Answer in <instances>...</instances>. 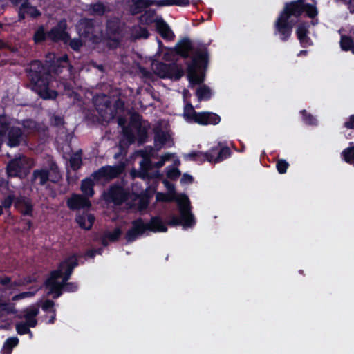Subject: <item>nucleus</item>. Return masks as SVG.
<instances>
[{"label": "nucleus", "mask_w": 354, "mask_h": 354, "mask_svg": "<svg viewBox=\"0 0 354 354\" xmlns=\"http://www.w3.org/2000/svg\"><path fill=\"white\" fill-rule=\"evenodd\" d=\"M180 175V171L176 167H167V176L172 180L178 178Z\"/></svg>", "instance_id": "c03bdc74"}, {"label": "nucleus", "mask_w": 354, "mask_h": 354, "mask_svg": "<svg viewBox=\"0 0 354 354\" xmlns=\"http://www.w3.org/2000/svg\"><path fill=\"white\" fill-rule=\"evenodd\" d=\"M66 28V21L65 20H62L59 22L56 27L51 29L48 32V36L53 41L62 40L64 43H66L68 41L69 37L65 31Z\"/></svg>", "instance_id": "ddd939ff"}, {"label": "nucleus", "mask_w": 354, "mask_h": 354, "mask_svg": "<svg viewBox=\"0 0 354 354\" xmlns=\"http://www.w3.org/2000/svg\"><path fill=\"white\" fill-rule=\"evenodd\" d=\"M182 180H185V181L192 182V177L191 176L185 174L183 176Z\"/></svg>", "instance_id": "e2e57ef3"}, {"label": "nucleus", "mask_w": 354, "mask_h": 354, "mask_svg": "<svg viewBox=\"0 0 354 354\" xmlns=\"http://www.w3.org/2000/svg\"><path fill=\"white\" fill-rule=\"evenodd\" d=\"M95 218L92 214H79L76 217V221L83 229L89 230L94 222Z\"/></svg>", "instance_id": "5701e85b"}, {"label": "nucleus", "mask_w": 354, "mask_h": 354, "mask_svg": "<svg viewBox=\"0 0 354 354\" xmlns=\"http://www.w3.org/2000/svg\"><path fill=\"white\" fill-rule=\"evenodd\" d=\"M344 126L347 129H354V115L350 117L349 120L345 122Z\"/></svg>", "instance_id": "4d7b16f0"}, {"label": "nucleus", "mask_w": 354, "mask_h": 354, "mask_svg": "<svg viewBox=\"0 0 354 354\" xmlns=\"http://www.w3.org/2000/svg\"><path fill=\"white\" fill-rule=\"evenodd\" d=\"M51 122L55 125H60L63 123V119L59 116H53L51 118Z\"/></svg>", "instance_id": "13d9d810"}, {"label": "nucleus", "mask_w": 354, "mask_h": 354, "mask_svg": "<svg viewBox=\"0 0 354 354\" xmlns=\"http://www.w3.org/2000/svg\"><path fill=\"white\" fill-rule=\"evenodd\" d=\"M45 33L43 27H40L35 33L34 39L36 43L40 42L44 39Z\"/></svg>", "instance_id": "de8ad7c7"}, {"label": "nucleus", "mask_w": 354, "mask_h": 354, "mask_svg": "<svg viewBox=\"0 0 354 354\" xmlns=\"http://www.w3.org/2000/svg\"><path fill=\"white\" fill-rule=\"evenodd\" d=\"M131 37L134 39H146L148 37L147 30L145 28H142L140 26L135 27L132 30Z\"/></svg>", "instance_id": "72a5a7b5"}, {"label": "nucleus", "mask_w": 354, "mask_h": 354, "mask_svg": "<svg viewBox=\"0 0 354 354\" xmlns=\"http://www.w3.org/2000/svg\"><path fill=\"white\" fill-rule=\"evenodd\" d=\"M7 140V145L10 147L18 146L24 140V133L5 115L0 116V139Z\"/></svg>", "instance_id": "423d86ee"}, {"label": "nucleus", "mask_w": 354, "mask_h": 354, "mask_svg": "<svg viewBox=\"0 0 354 354\" xmlns=\"http://www.w3.org/2000/svg\"><path fill=\"white\" fill-rule=\"evenodd\" d=\"M277 31L281 34V39H287L291 34L292 26L288 24V19L284 16H280L276 22Z\"/></svg>", "instance_id": "a211bd4d"}, {"label": "nucleus", "mask_w": 354, "mask_h": 354, "mask_svg": "<svg viewBox=\"0 0 354 354\" xmlns=\"http://www.w3.org/2000/svg\"><path fill=\"white\" fill-rule=\"evenodd\" d=\"M68 207L73 210L88 209L91 206V202L86 196L80 194H73L67 201Z\"/></svg>", "instance_id": "4468645a"}, {"label": "nucleus", "mask_w": 354, "mask_h": 354, "mask_svg": "<svg viewBox=\"0 0 354 354\" xmlns=\"http://www.w3.org/2000/svg\"><path fill=\"white\" fill-rule=\"evenodd\" d=\"M154 0H136L131 7V11L133 15L138 14L145 8L153 5Z\"/></svg>", "instance_id": "b1692460"}, {"label": "nucleus", "mask_w": 354, "mask_h": 354, "mask_svg": "<svg viewBox=\"0 0 354 354\" xmlns=\"http://www.w3.org/2000/svg\"><path fill=\"white\" fill-rule=\"evenodd\" d=\"M156 18L155 10H149L140 17V21L142 24H150L153 22L156 23Z\"/></svg>", "instance_id": "c756f323"}, {"label": "nucleus", "mask_w": 354, "mask_h": 354, "mask_svg": "<svg viewBox=\"0 0 354 354\" xmlns=\"http://www.w3.org/2000/svg\"><path fill=\"white\" fill-rule=\"evenodd\" d=\"M55 303L50 300H46L42 305V308L44 310H48L49 308H51L54 306Z\"/></svg>", "instance_id": "5fc2aeb1"}, {"label": "nucleus", "mask_w": 354, "mask_h": 354, "mask_svg": "<svg viewBox=\"0 0 354 354\" xmlns=\"http://www.w3.org/2000/svg\"><path fill=\"white\" fill-rule=\"evenodd\" d=\"M15 206L24 215H31L32 205L30 200L26 197L20 196L15 201Z\"/></svg>", "instance_id": "412c9836"}, {"label": "nucleus", "mask_w": 354, "mask_h": 354, "mask_svg": "<svg viewBox=\"0 0 354 354\" xmlns=\"http://www.w3.org/2000/svg\"><path fill=\"white\" fill-rule=\"evenodd\" d=\"M192 49L191 42L189 39H183L176 46L177 53L183 57H188Z\"/></svg>", "instance_id": "393cba45"}, {"label": "nucleus", "mask_w": 354, "mask_h": 354, "mask_svg": "<svg viewBox=\"0 0 354 354\" xmlns=\"http://www.w3.org/2000/svg\"><path fill=\"white\" fill-rule=\"evenodd\" d=\"M230 151L229 148H223L219 151L218 156L214 157L211 153L193 152L185 156V158L189 160H207L209 162H219L230 156Z\"/></svg>", "instance_id": "6e6552de"}, {"label": "nucleus", "mask_w": 354, "mask_h": 354, "mask_svg": "<svg viewBox=\"0 0 354 354\" xmlns=\"http://www.w3.org/2000/svg\"><path fill=\"white\" fill-rule=\"evenodd\" d=\"M78 31L81 38H86L95 41V27L91 21L85 20L82 21L80 24Z\"/></svg>", "instance_id": "dca6fc26"}, {"label": "nucleus", "mask_w": 354, "mask_h": 354, "mask_svg": "<svg viewBox=\"0 0 354 354\" xmlns=\"http://www.w3.org/2000/svg\"><path fill=\"white\" fill-rule=\"evenodd\" d=\"M39 313V308L36 306H31L24 310V317L26 319V322L28 326L30 327H35L37 324L36 319L37 315Z\"/></svg>", "instance_id": "aec40b11"}, {"label": "nucleus", "mask_w": 354, "mask_h": 354, "mask_svg": "<svg viewBox=\"0 0 354 354\" xmlns=\"http://www.w3.org/2000/svg\"><path fill=\"white\" fill-rule=\"evenodd\" d=\"M10 281H11V279L8 277H4L2 278H0V283L3 286H5L6 288L8 286Z\"/></svg>", "instance_id": "680f3d73"}, {"label": "nucleus", "mask_w": 354, "mask_h": 354, "mask_svg": "<svg viewBox=\"0 0 354 354\" xmlns=\"http://www.w3.org/2000/svg\"><path fill=\"white\" fill-rule=\"evenodd\" d=\"M30 167L31 164L28 162L27 158L21 156L10 162L8 165V173L9 176H19Z\"/></svg>", "instance_id": "1a4fd4ad"}, {"label": "nucleus", "mask_w": 354, "mask_h": 354, "mask_svg": "<svg viewBox=\"0 0 354 354\" xmlns=\"http://www.w3.org/2000/svg\"><path fill=\"white\" fill-rule=\"evenodd\" d=\"M13 311V308L9 304L0 301V317L5 316Z\"/></svg>", "instance_id": "a19ab883"}, {"label": "nucleus", "mask_w": 354, "mask_h": 354, "mask_svg": "<svg viewBox=\"0 0 354 354\" xmlns=\"http://www.w3.org/2000/svg\"><path fill=\"white\" fill-rule=\"evenodd\" d=\"M24 284H25V283L24 281H22L21 280H18V281H10L8 286L6 287V289H9V290L15 289L17 287L21 286Z\"/></svg>", "instance_id": "864d4df0"}, {"label": "nucleus", "mask_w": 354, "mask_h": 354, "mask_svg": "<svg viewBox=\"0 0 354 354\" xmlns=\"http://www.w3.org/2000/svg\"><path fill=\"white\" fill-rule=\"evenodd\" d=\"M171 156H172L171 153H166V154L161 156L160 160L159 162H158L157 163H156L155 167H156L157 168L162 167L165 165V162L169 160Z\"/></svg>", "instance_id": "8fccbe9b"}, {"label": "nucleus", "mask_w": 354, "mask_h": 354, "mask_svg": "<svg viewBox=\"0 0 354 354\" xmlns=\"http://www.w3.org/2000/svg\"><path fill=\"white\" fill-rule=\"evenodd\" d=\"M94 183L91 178H86L82 180L81 185V190L86 197H91L93 195Z\"/></svg>", "instance_id": "a878e982"}, {"label": "nucleus", "mask_w": 354, "mask_h": 354, "mask_svg": "<svg viewBox=\"0 0 354 354\" xmlns=\"http://www.w3.org/2000/svg\"><path fill=\"white\" fill-rule=\"evenodd\" d=\"M156 25L158 32L164 39L168 40L174 39V34L162 17H158L156 19Z\"/></svg>", "instance_id": "6ab92c4d"}, {"label": "nucleus", "mask_w": 354, "mask_h": 354, "mask_svg": "<svg viewBox=\"0 0 354 354\" xmlns=\"http://www.w3.org/2000/svg\"><path fill=\"white\" fill-rule=\"evenodd\" d=\"M53 313V316L51 317V318L49 319V323L50 324H53L54 323V321L55 319V309H53L52 310Z\"/></svg>", "instance_id": "0e129e2a"}, {"label": "nucleus", "mask_w": 354, "mask_h": 354, "mask_svg": "<svg viewBox=\"0 0 354 354\" xmlns=\"http://www.w3.org/2000/svg\"><path fill=\"white\" fill-rule=\"evenodd\" d=\"M19 339L17 337H11L8 339L3 345V354H10L12 349L17 345Z\"/></svg>", "instance_id": "2f4dec72"}, {"label": "nucleus", "mask_w": 354, "mask_h": 354, "mask_svg": "<svg viewBox=\"0 0 354 354\" xmlns=\"http://www.w3.org/2000/svg\"><path fill=\"white\" fill-rule=\"evenodd\" d=\"M29 326L26 322H19L16 324V330L19 335L30 334L32 337V333L29 329Z\"/></svg>", "instance_id": "e433bc0d"}, {"label": "nucleus", "mask_w": 354, "mask_h": 354, "mask_svg": "<svg viewBox=\"0 0 354 354\" xmlns=\"http://www.w3.org/2000/svg\"><path fill=\"white\" fill-rule=\"evenodd\" d=\"M96 252H97L98 254H100V252H98L97 251H91L88 254L91 257H93L95 255V253H96Z\"/></svg>", "instance_id": "774afa93"}, {"label": "nucleus", "mask_w": 354, "mask_h": 354, "mask_svg": "<svg viewBox=\"0 0 354 354\" xmlns=\"http://www.w3.org/2000/svg\"><path fill=\"white\" fill-rule=\"evenodd\" d=\"M104 197L107 201L119 205L125 200L127 193L121 187L114 185L111 187L109 191L104 194Z\"/></svg>", "instance_id": "f8f14e48"}, {"label": "nucleus", "mask_w": 354, "mask_h": 354, "mask_svg": "<svg viewBox=\"0 0 354 354\" xmlns=\"http://www.w3.org/2000/svg\"><path fill=\"white\" fill-rule=\"evenodd\" d=\"M124 168L123 165L105 166L93 173V176L97 180L101 178L112 179L122 173Z\"/></svg>", "instance_id": "9d476101"}, {"label": "nucleus", "mask_w": 354, "mask_h": 354, "mask_svg": "<svg viewBox=\"0 0 354 354\" xmlns=\"http://www.w3.org/2000/svg\"><path fill=\"white\" fill-rule=\"evenodd\" d=\"M301 113L303 114L304 120L306 123L308 124H315L317 123L316 119L310 114L307 115L305 110L302 111Z\"/></svg>", "instance_id": "09e8293b"}, {"label": "nucleus", "mask_w": 354, "mask_h": 354, "mask_svg": "<svg viewBox=\"0 0 354 354\" xmlns=\"http://www.w3.org/2000/svg\"><path fill=\"white\" fill-rule=\"evenodd\" d=\"M168 138V136L167 135H163L162 139L161 140L162 144H165Z\"/></svg>", "instance_id": "69168bd1"}, {"label": "nucleus", "mask_w": 354, "mask_h": 354, "mask_svg": "<svg viewBox=\"0 0 354 354\" xmlns=\"http://www.w3.org/2000/svg\"><path fill=\"white\" fill-rule=\"evenodd\" d=\"M196 95L198 100H207L211 97L212 91L206 85H201L197 89Z\"/></svg>", "instance_id": "bb28decb"}, {"label": "nucleus", "mask_w": 354, "mask_h": 354, "mask_svg": "<svg viewBox=\"0 0 354 354\" xmlns=\"http://www.w3.org/2000/svg\"><path fill=\"white\" fill-rule=\"evenodd\" d=\"M304 12H306L310 17H314L317 14V9L314 6L305 3Z\"/></svg>", "instance_id": "a18cd8bd"}, {"label": "nucleus", "mask_w": 354, "mask_h": 354, "mask_svg": "<svg viewBox=\"0 0 354 354\" xmlns=\"http://www.w3.org/2000/svg\"><path fill=\"white\" fill-rule=\"evenodd\" d=\"M163 183L166 188L167 189V190L171 192V194H174V185L165 180H163Z\"/></svg>", "instance_id": "bf43d9fd"}, {"label": "nucleus", "mask_w": 354, "mask_h": 354, "mask_svg": "<svg viewBox=\"0 0 354 354\" xmlns=\"http://www.w3.org/2000/svg\"><path fill=\"white\" fill-rule=\"evenodd\" d=\"M220 117L211 112L197 113L193 121L203 125L216 124L220 122Z\"/></svg>", "instance_id": "2eb2a0df"}, {"label": "nucleus", "mask_w": 354, "mask_h": 354, "mask_svg": "<svg viewBox=\"0 0 354 354\" xmlns=\"http://www.w3.org/2000/svg\"><path fill=\"white\" fill-rule=\"evenodd\" d=\"M70 46L73 49L77 50L82 46V41L80 39H72L70 41Z\"/></svg>", "instance_id": "603ef678"}, {"label": "nucleus", "mask_w": 354, "mask_h": 354, "mask_svg": "<svg viewBox=\"0 0 354 354\" xmlns=\"http://www.w3.org/2000/svg\"><path fill=\"white\" fill-rule=\"evenodd\" d=\"M40 15L41 12L35 6H32L27 1L21 4L19 11L20 19H24L26 15L35 18Z\"/></svg>", "instance_id": "4be33fe9"}, {"label": "nucleus", "mask_w": 354, "mask_h": 354, "mask_svg": "<svg viewBox=\"0 0 354 354\" xmlns=\"http://www.w3.org/2000/svg\"><path fill=\"white\" fill-rule=\"evenodd\" d=\"M121 234V230L119 228L115 229L112 232H106L102 237V243L106 246L108 245V240L115 241Z\"/></svg>", "instance_id": "cd10ccee"}, {"label": "nucleus", "mask_w": 354, "mask_h": 354, "mask_svg": "<svg viewBox=\"0 0 354 354\" xmlns=\"http://www.w3.org/2000/svg\"><path fill=\"white\" fill-rule=\"evenodd\" d=\"M107 10V8L102 3H95L91 7V13L96 15H102Z\"/></svg>", "instance_id": "c9c22d12"}, {"label": "nucleus", "mask_w": 354, "mask_h": 354, "mask_svg": "<svg viewBox=\"0 0 354 354\" xmlns=\"http://www.w3.org/2000/svg\"><path fill=\"white\" fill-rule=\"evenodd\" d=\"M174 6H185L189 4V0H174Z\"/></svg>", "instance_id": "6e6d98bb"}, {"label": "nucleus", "mask_w": 354, "mask_h": 354, "mask_svg": "<svg viewBox=\"0 0 354 354\" xmlns=\"http://www.w3.org/2000/svg\"><path fill=\"white\" fill-rule=\"evenodd\" d=\"M307 27L304 24H300L297 29V35L298 37V39H299L300 42L302 45H306L308 44V37H307Z\"/></svg>", "instance_id": "7c9ffc66"}, {"label": "nucleus", "mask_w": 354, "mask_h": 354, "mask_svg": "<svg viewBox=\"0 0 354 354\" xmlns=\"http://www.w3.org/2000/svg\"><path fill=\"white\" fill-rule=\"evenodd\" d=\"M67 55H63L57 58L53 63L47 65L48 72L46 73V68L39 61L34 62L30 70V78L32 84V90L38 95L45 99H55L57 97V92L53 89L55 87L53 82L50 80L51 73L58 74L60 73L61 67H64L67 64Z\"/></svg>", "instance_id": "f257e3e1"}, {"label": "nucleus", "mask_w": 354, "mask_h": 354, "mask_svg": "<svg viewBox=\"0 0 354 354\" xmlns=\"http://www.w3.org/2000/svg\"><path fill=\"white\" fill-rule=\"evenodd\" d=\"M140 171H133L132 175L133 177H139L142 179L147 178H158L160 174L159 171L154 173H150L149 171L151 169V162L148 158H144L140 162Z\"/></svg>", "instance_id": "9b49d317"}, {"label": "nucleus", "mask_w": 354, "mask_h": 354, "mask_svg": "<svg viewBox=\"0 0 354 354\" xmlns=\"http://www.w3.org/2000/svg\"><path fill=\"white\" fill-rule=\"evenodd\" d=\"M118 124L120 127H122V132L124 138L127 140L129 144H131L134 142V136L126 129L124 125L125 124V120L122 118H119L118 119Z\"/></svg>", "instance_id": "473e14b6"}, {"label": "nucleus", "mask_w": 354, "mask_h": 354, "mask_svg": "<svg viewBox=\"0 0 354 354\" xmlns=\"http://www.w3.org/2000/svg\"><path fill=\"white\" fill-rule=\"evenodd\" d=\"M153 71L161 78L178 80L183 75V71L175 64H166L154 62L151 65Z\"/></svg>", "instance_id": "0eeeda50"}, {"label": "nucleus", "mask_w": 354, "mask_h": 354, "mask_svg": "<svg viewBox=\"0 0 354 354\" xmlns=\"http://www.w3.org/2000/svg\"><path fill=\"white\" fill-rule=\"evenodd\" d=\"M156 198L160 201H175L177 203L180 218L171 216L168 223L170 225H182L184 228H186L192 227L194 225V216L190 211V202L185 195L180 194L176 196L174 194L166 195L162 193H157Z\"/></svg>", "instance_id": "7ed1b4c3"}, {"label": "nucleus", "mask_w": 354, "mask_h": 354, "mask_svg": "<svg viewBox=\"0 0 354 354\" xmlns=\"http://www.w3.org/2000/svg\"><path fill=\"white\" fill-rule=\"evenodd\" d=\"M288 163L284 160H279L277 163V168L280 174H284L288 167Z\"/></svg>", "instance_id": "49530a36"}, {"label": "nucleus", "mask_w": 354, "mask_h": 354, "mask_svg": "<svg viewBox=\"0 0 354 354\" xmlns=\"http://www.w3.org/2000/svg\"><path fill=\"white\" fill-rule=\"evenodd\" d=\"M33 179L34 180H39V183L44 185L49 180L48 171L46 170H36L33 173Z\"/></svg>", "instance_id": "c85d7f7f"}, {"label": "nucleus", "mask_w": 354, "mask_h": 354, "mask_svg": "<svg viewBox=\"0 0 354 354\" xmlns=\"http://www.w3.org/2000/svg\"><path fill=\"white\" fill-rule=\"evenodd\" d=\"M344 160L350 164L354 162V146L345 149L342 153Z\"/></svg>", "instance_id": "f704fd0d"}, {"label": "nucleus", "mask_w": 354, "mask_h": 354, "mask_svg": "<svg viewBox=\"0 0 354 354\" xmlns=\"http://www.w3.org/2000/svg\"><path fill=\"white\" fill-rule=\"evenodd\" d=\"M77 265V259L71 256L60 263L57 270L50 273V277L45 282V287L48 290L47 294L53 295L54 298H57L62 295V289L65 286V290L73 292L77 286L75 283H66L69 279L73 270Z\"/></svg>", "instance_id": "f03ea898"}, {"label": "nucleus", "mask_w": 354, "mask_h": 354, "mask_svg": "<svg viewBox=\"0 0 354 354\" xmlns=\"http://www.w3.org/2000/svg\"><path fill=\"white\" fill-rule=\"evenodd\" d=\"M13 202V198L12 196H8L3 202V205L4 207H9L12 203Z\"/></svg>", "instance_id": "052dcab7"}, {"label": "nucleus", "mask_w": 354, "mask_h": 354, "mask_svg": "<svg viewBox=\"0 0 354 354\" xmlns=\"http://www.w3.org/2000/svg\"><path fill=\"white\" fill-rule=\"evenodd\" d=\"M6 46V44H5L4 41L0 40V48H5Z\"/></svg>", "instance_id": "338daca9"}, {"label": "nucleus", "mask_w": 354, "mask_h": 354, "mask_svg": "<svg viewBox=\"0 0 354 354\" xmlns=\"http://www.w3.org/2000/svg\"><path fill=\"white\" fill-rule=\"evenodd\" d=\"M173 1H174V0H159V1L154 0L153 5H156L159 7L174 6Z\"/></svg>", "instance_id": "3c124183"}, {"label": "nucleus", "mask_w": 354, "mask_h": 354, "mask_svg": "<svg viewBox=\"0 0 354 354\" xmlns=\"http://www.w3.org/2000/svg\"><path fill=\"white\" fill-rule=\"evenodd\" d=\"M196 113H197L194 111V109L192 104H187L185 106L183 115L184 117L186 118L187 119L193 121L195 116L196 115Z\"/></svg>", "instance_id": "58836bf2"}, {"label": "nucleus", "mask_w": 354, "mask_h": 354, "mask_svg": "<svg viewBox=\"0 0 354 354\" xmlns=\"http://www.w3.org/2000/svg\"><path fill=\"white\" fill-rule=\"evenodd\" d=\"M23 127L24 129V136L37 129L36 122L31 120H25L23 123Z\"/></svg>", "instance_id": "4c0bfd02"}, {"label": "nucleus", "mask_w": 354, "mask_h": 354, "mask_svg": "<svg viewBox=\"0 0 354 354\" xmlns=\"http://www.w3.org/2000/svg\"><path fill=\"white\" fill-rule=\"evenodd\" d=\"M207 66V52L205 49L196 50L192 57V62L187 66V76L190 84H201L204 80L203 68Z\"/></svg>", "instance_id": "39448f33"}, {"label": "nucleus", "mask_w": 354, "mask_h": 354, "mask_svg": "<svg viewBox=\"0 0 354 354\" xmlns=\"http://www.w3.org/2000/svg\"><path fill=\"white\" fill-rule=\"evenodd\" d=\"M167 227L158 217H153L151 221L145 223L142 219H137L132 223L131 228L127 232L126 239L131 242L142 235L147 230L153 232H165Z\"/></svg>", "instance_id": "20e7f679"}, {"label": "nucleus", "mask_w": 354, "mask_h": 354, "mask_svg": "<svg viewBox=\"0 0 354 354\" xmlns=\"http://www.w3.org/2000/svg\"><path fill=\"white\" fill-rule=\"evenodd\" d=\"M48 176L49 180L56 183L58 182L61 178L59 172L56 167H52L50 171H48Z\"/></svg>", "instance_id": "37998d69"}, {"label": "nucleus", "mask_w": 354, "mask_h": 354, "mask_svg": "<svg viewBox=\"0 0 354 354\" xmlns=\"http://www.w3.org/2000/svg\"><path fill=\"white\" fill-rule=\"evenodd\" d=\"M70 164L73 169H79L82 164V159L79 153L73 154L71 157Z\"/></svg>", "instance_id": "ea45409f"}, {"label": "nucleus", "mask_w": 354, "mask_h": 354, "mask_svg": "<svg viewBox=\"0 0 354 354\" xmlns=\"http://www.w3.org/2000/svg\"><path fill=\"white\" fill-rule=\"evenodd\" d=\"M304 3L302 0L294 1L286 5L284 13L281 16H284L288 19L291 16L297 17L304 12Z\"/></svg>", "instance_id": "f3484780"}, {"label": "nucleus", "mask_w": 354, "mask_h": 354, "mask_svg": "<svg viewBox=\"0 0 354 354\" xmlns=\"http://www.w3.org/2000/svg\"><path fill=\"white\" fill-rule=\"evenodd\" d=\"M37 290H38V288L35 289L34 291H27V292H24L21 293L17 294L12 297V300L13 301H15L23 299L25 298L31 297L36 293V292Z\"/></svg>", "instance_id": "79ce46f5"}]
</instances>
